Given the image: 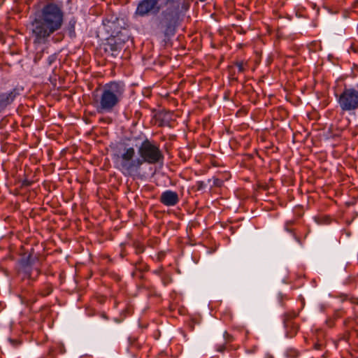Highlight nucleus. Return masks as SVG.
Wrapping results in <instances>:
<instances>
[{"label": "nucleus", "instance_id": "20", "mask_svg": "<svg viewBox=\"0 0 358 358\" xmlns=\"http://www.w3.org/2000/svg\"><path fill=\"white\" fill-rule=\"evenodd\" d=\"M56 60V56L52 55L48 57V64L50 66Z\"/></svg>", "mask_w": 358, "mask_h": 358}, {"label": "nucleus", "instance_id": "12", "mask_svg": "<svg viewBox=\"0 0 358 358\" xmlns=\"http://www.w3.org/2000/svg\"><path fill=\"white\" fill-rule=\"evenodd\" d=\"M76 24V20L75 18L71 19L68 23L67 29H68V31H69V35L71 37L75 36Z\"/></svg>", "mask_w": 358, "mask_h": 358}, {"label": "nucleus", "instance_id": "13", "mask_svg": "<svg viewBox=\"0 0 358 358\" xmlns=\"http://www.w3.org/2000/svg\"><path fill=\"white\" fill-rule=\"evenodd\" d=\"M234 65L237 66L238 73H243L245 71L248 64L243 61H236L234 62Z\"/></svg>", "mask_w": 358, "mask_h": 358}, {"label": "nucleus", "instance_id": "10", "mask_svg": "<svg viewBox=\"0 0 358 358\" xmlns=\"http://www.w3.org/2000/svg\"><path fill=\"white\" fill-rule=\"evenodd\" d=\"M296 317L295 313H287L284 315V326L286 330V334L288 337H294L298 332L299 325L293 320Z\"/></svg>", "mask_w": 358, "mask_h": 358}, {"label": "nucleus", "instance_id": "22", "mask_svg": "<svg viewBox=\"0 0 358 358\" xmlns=\"http://www.w3.org/2000/svg\"><path fill=\"white\" fill-rule=\"evenodd\" d=\"M41 57H42L41 52L36 53L35 58H34V62H37L38 60L41 59Z\"/></svg>", "mask_w": 358, "mask_h": 358}, {"label": "nucleus", "instance_id": "6", "mask_svg": "<svg viewBox=\"0 0 358 358\" xmlns=\"http://www.w3.org/2000/svg\"><path fill=\"white\" fill-rule=\"evenodd\" d=\"M336 96L343 112H354L358 109V84L356 87L345 86Z\"/></svg>", "mask_w": 358, "mask_h": 358}, {"label": "nucleus", "instance_id": "11", "mask_svg": "<svg viewBox=\"0 0 358 358\" xmlns=\"http://www.w3.org/2000/svg\"><path fill=\"white\" fill-rule=\"evenodd\" d=\"M179 201L178 193L172 190L163 192L159 197L160 203L166 206H174L178 203Z\"/></svg>", "mask_w": 358, "mask_h": 358}, {"label": "nucleus", "instance_id": "24", "mask_svg": "<svg viewBox=\"0 0 358 358\" xmlns=\"http://www.w3.org/2000/svg\"><path fill=\"white\" fill-rule=\"evenodd\" d=\"M319 346H320V345H315V348H316L317 349H319Z\"/></svg>", "mask_w": 358, "mask_h": 358}, {"label": "nucleus", "instance_id": "4", "mask_svg": "<svg viewBox=\"0 0 358 358\" xmlns=\"http://www.w3.org/2000/svg\"><path fill=\"white\" fill-rule=\"evenodd\" d=\"M115 157L117 168L124 176L134 175L143 165L140 157L136 156V150L133 147H125L120 155H115Z\"/></svg>", "mask_w": 358, "mask_h": 358}, {"label": "nucleus", "instance_id": "5", "mask_svg": "<svg viewBox=\"0 0 358 358\" xmlns=\"http://www.w3.org/2000/svg\"><path fill=\"white\" fill-rule=\"evenodd\" d=\"M138 153L143 164H155L164 159V155L159 146L148 138L141 143Z\"/></svg>", "mask_w": 358, "mask_h": 358}, {"label": "nucleus", "instance_id": "14", "mask_svg": "<svg viewBox=\"0 0 358 358\" xmlns=\"http://www.w3.org/2000/svg\"><path fill=\"white\" fill-rule=\"evenodd\" d=\"M52 292V288L50 285H45V288L40 292V294L43 296L49 295Z\"/></svg>", "mask_w": 358, "mask_h": 358}, {"label": "nucleus", "instance_id": "15", "mask_svg": "<svg viewBox=\"0 0 358 358\" xmlns=\"http://www.w3.org/2000/svg\"><path fill=\"white\" fill-rule=\"evenodd\" d=\"M134 247H135V252L136 254H141L144 252L145 248L143 245H141L140 243H135Z\"/></svg>", "mask_w": 358, "mask_h": 358}, {"label": "nucleus", "instance_id": "1", "mask_svg": "<svg viewBox=\"0 0 358 358\" xmlns=\"http://www.w3.org/2000/svg\"><path fill=\"white\" fill-rule=\"evenodd\" d=\"M189 8V4L181 0H141L137 6L135 15L146 17L157 15L162 11L155 29L156 34L164 37L166 41L176 34Z\"/></svg>", "mask_w": 358, "mask_h": 358}, {"label": "nucleus", "instance_id": "7", "mask_svg": "<svg viewBox=\"0 0 358 358\" xmlns=\"http://www.w3.org/2000/svg\"><path fill=\"white\" fill-rule=\"evenodd\" d=\"M129 39V35L122 32H119L117 36L108 38L103 43L105 53L113 58L122 57L121 52L125 48V43Z\"/></svg>", "mask_w": 358, "mask_h": 358}, {"label": "nucleus", "instance_id": "16", "mask_svg": "<svg viewBox=\"0 0 358 358\" xmlns=\"http://www.w3.org/2000/svg\"><path fill=\"white\" fill-rule=\"evenodd\" d=\"M224 338L227 343H231L234 340L233 336L227 331L224 333Z\"/></svg>", "mask_w": 358, "mask_h": 358}, {"label": "nucleus", "instance_id": "17", "mask_svg": "<svg viewBox=\"0 0 358 358\" xmlns=\"http://www.w3.org/2000/svg\"><path fill=\"white\" fill-rule=\"evenodd\" d=\"M234 69V65H231V66H229V73H230V77L232 80H234L236 81L238 80V78L235 77V72L233 71Z\"/></svg>", "mask_w": 358, "mask_h": 358}, {"label": "nucleus", "instance_id": "23", "mask_svg": "<svg viewBox=\"0 0 358 358\" xmlns=\"http://www.w3.org/2000/svg\"><path fill=\"white\" fill-rule=\"evenodd\" d=\"M217 350L220 352H223L225 350L224 345H219L217 348Z\"/></svg>", "mask_w": 358, "mask_h": 358}, {"label": "nucleus", "instance_id": "9", "mask_svg": "<svg viewBox=\"0 0 358 358\" xmlns=\"http://www.w3.org/2000/svg\"><path fill=\"white\" fill-rule=\"evenodd\" d=\"M19 95L20 92L17 88H13L5 92H0V113L4 112Z\"/></svg>", "mask_w": 358, "mask_h": 358}, {"label": "nucleus", "instance_id": "18", "mask_svg": "<svg viewBox=\"0 0 358 358\" xmlns=\"http://www.w3.org/2000/svg\"><path fill=\"white\" fill-rule=\"evenodd\" d=\"M8 341L14 347H17V346L20 345V343H21V342L19 340H17V339L9 338Z\"/></svg>", "mask_w": 358, "mask_h": 358}, {"label": "nucleus", "instance_id": "2", "mask_svg": "<svg viewBox=\"0 0 358 358\" xmlns=\"http://www.w3.org/2000/svg\"><path fill=\"white\" fill-rule=\"evenodd\" d=\"M62 6L49 2L38 6L30 16V37L34 45H44L64 24Z\"/></svg>", "mask_w": 358, "mask_h": 358}, {"label": "nucleus", "instance_id": "21", "mask_svg": "<svg viewBox=\"0 0 358 358\" xmlns=\"http://www.w3.org/2000/svg\"><path fill=\"white\" fill-rule=\"evenodd\" d=\"M117 20H118V18L115 17V19H113V17H111L110 19L106 18L105 20V21L107 22L108 24L111 23L112 24H114Z\"/></svg>", "mask_w": 358, "mask_h": 358}, {"label": "nucleus", "instance_id": "19", "mask_svg": "<svg viewBox=\"0 0 358 358\" xmlns=\"http://www.w3.org/2000/svg\"><path fill=\"white\" fill-rule=\"evenodd\" d=\"M206 186V184L203 181L196 182V187L197 190H201Z\"/></svg>", "mask_w": 358, "mask_h": 358}, {"label": "nucleus", "instance_id": "8", "mask_svg": "<svg viewBox=\"0 0 358 358\" xmlns=\"http://www.w3.org/2000/svg\"><path fill=\"white\" fill-rule=\"evenodd\" d=\"M38 264V259L29 255L20 260L19 274L22 275L23 278H27L32 281L35 280L41 273Z\"/></svg>", "mask_w": 358, "mask_h": 358}, {"label": "nucleus", "instance_id": "3", "mask_svg": "<svg viewBox=\"0 0 358 358\" xmlns=\"http://www.w3.org/2000/svg\"><path fill=\"white\" fill-rule=\"evenodd\" d=\"M126 91L122 81H110L101 89L99 96L94 98V105L99 113H110L122 101Z\"/></svg>", "mask_w": 358, "mask_h": 358}]
</instances>
